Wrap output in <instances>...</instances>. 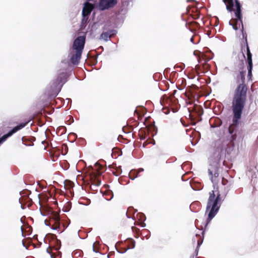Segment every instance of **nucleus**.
<instances>
[{
  "label": "nucleus",
  "instance_id": "obj_21",
  "mask_svg": "<svg viewBox=\"0 0 258 258\" xmlns=\"http://www.w3.org/2000/svg\"><path fill=\"white\" fill-rule=\"evenodd\" d=\"M88 19V16H83V19L82 20V24H86Z\"/></svg>",
  "mask_w": 258,
  "mask_h": 258
},
{
  "label": "nucleus",
  "instance_id": "obj_6",
  "mask_svg": "<svg viewBox=\"0 0 258 258\" xmlns=\"http://www.w3.org/2000/svg\"><path fill=\"white\" fill-rule=\"evenodd\" d=\"M86 41L85 36H78L74 41L72 50L83 52Z\"/></svg>",
  "mask_w": 258,
  "mask_h": 258
},
{
  "label": "nucleus",
  "instance_id": "obj_18",
  "mask_svg": "<svg viewBox=\"0 0 258 258\" xmlns=\"http://www.w3.org/2000/svg\"><path fill=\"white\" fill-rule=\"evenodd\" d=\"M66 74L61 73L58 76L55 82H54V86H56L57 85H59L60 83H63L65 82Z\"/></svg>",
  "mask_w": 258,
  "mask_h": 258
},
{
  "label": "nucleus",
  "instance_id": "obj_3",
  "mask_svg": "<svg viewBox=\"0 0 258 258\" xmlns=\"http://www.w3.org/2000/svg\"><path fill=\"white\" fill-rule=\"evenodd\" d=\"M221 200L219 191L212 190L209 192V197L206 207V212H209V213L205 225V228L208 223L218 213L221 206Z\"/></svg>",
  "mask_w": 258,
  "mask_h": 258
},
{
  "label": "nucleus",
  "instance_id": "obj_4",
  "mask_svg": "<svg viewBox=\"0 0 258 258\" xmlns=\"http://www.w3.org/2000/svg\"><path fill=\"white\" fill-rule=\"evenodd\" d=\"M245 103L232 101V110L233 113L232 123L228 128V132L231 135V141L236 139V129L239 124V120L241 118L242 112Z\"/></svg>",
  "mask_w": 258,
  "mask_h": 258
},
{
  "label": "nucleus",
  "instance_id": "obj_5",
  "mask_svg": "<svg viewBox=\"0 0 258 258\" xmlns=\"http://www.w3.org/2000/svg\"><path fill=\"white\" fill-rule=\"evenodd\" d=\"M118 3V0H99L96 4V8L100 11L108 10L113 8Z\"/></svg>",
  "mask_w": 258,
  "mask_h": 258
},
{
  "label": "nucleus",
  "instance_id": "obj_15",
  "mask_svg": "<svg viewBox=\"0 0 258 258\" xmlns=\"http://www.w3.org/2000/svg\"><path fill=\"white\" fill-rule=\"evenodd\" d=\"M241 46V54L244 53V52L246 51V54L248 53H250V48L247 42V38H245V40L244 41H242L240 43Z\"/></svg>",
  "mask_w": 258,
  "mask_h": 258
},
{
  "label": "nucleus",
  "instance_id": "obj_28",
  "mask_svg": "<svg viewBox=\"0 0 258 258\" xmlns=\"http://www.w3.org/2000/svg\"><path fill=\"white\" fill-rule=\"evenodd\" d=\"M137 224L138 225H140L142 227H144L145 226V224L143 223H138Z\"/></svg>",
  "mask_w": 258,
  "mask_h": 258
},
{
  "label": "nucleus",
  "instance_id": "obj_31",
  "mask_svg": "<svg viewBox=\"0 0 258 258\" xmlns=\"http://www.w3.org/2000/svg\"><path fill=\"white\" fill-rule=\"evenodd\" d=\"M207 61V60H205V62H204V64H205V65H206V66L207 65V64H206V61Z\"/></svg>",
  "mask_w": 258,
  "mask_h": 258
},
{
  "label": "nucleus",
  "instance_id": "obj_16",
  "mask_svg": "<svg viewBox=\"0 0 258 258\" xmlns=\"http://www.w3.org/2000/svg\"><path fill=\"white\" fill-rule=\"evenodd\" d=\"M35 140V138L31 137L28 138L23 137L22 139L23 143L27 146H33V141Z\"/></svg>",
  "mask_w": 258,
  "mask_h": 258
},
{
  "label": "nucleus",
  "instance_id": "obj_8",
  "mask_svg": "<svg viewBox=\"0 0 258 258\" xmlns=\"http://www.w3.org/2000/svg\"><path fill=\"white\" fill-rule=\"evenodd\" d=\"M28 122L29 121H27L24 123H21L19 125L15 126L8 133H7L6 135H4L3 137L0 138V144L5 142L9 137H11L13 134L16 133L18 131L24 127L28 124Z\"/></svg>",
  "mask_w": 258,
  "mask_h": 258
},
{
  "label": "nucleus",
  "instance_id": "obj_22",
  "mask_svg": "<svg viewBox=\"0 0 258 258\" xmlns=\"http://www.w3.org/2000/svg\"><path fill=\"white\" fill-rule=\"evenodd\" d=\"M228 180L226 179H225L224 178H222V183L223 185H226L228 183Z\"/></svg>",
  "mask_w": 258,
  "mask_h": 258
},
{
  "label": "nucleus",
  "instance_id": "obj_26",
  "mask_svg": "<svg viewBox=\"0 0 258 258\" xmlns=\"http://www.w3.org/2000/svg\"><path fill=\"white\" fill-rule=\"evenodd\" d=\"M89 2L93 3V4H98L97 3V0H88Z\"/></svg>",
  "mask_w": 258,
  "mask_h": 258
},
{
  "label": "nucleus",
  "instance_id": "obj_30",
  "mask_svg": "<svg viewBox=\"0 0 258 258\" xmlns=\"http://www.w3.org/2000/svg\"><path fill=\"white\" fill-rule=\"evenodd\" d=\"M190 41L192 42H194V37H191V39H190Z\"/></svg>",
  "mask_w": 258,
  "mask_h": 258
},
{
  "label": "nucleus",
  "instance_id": "obj_20",
  "mask_svg": "<svg viewBox=\"0 0 258 258\" xmlns=\"http://www.w3.org/2000/svg\"><path fill=\"white\" fill-rule=\"evenodd\" d=\"M139 136L141 140H144L146 138V136L144 130H140L139 131Z\"/></svg>",
  "mask_w": 258,
  "mask_h": 258
},
{
  "label": "nucleus",
  "instance_id": "obj_13",
  "mask_svg": "<svg viewBox=\"0 0 258 258\" xmlns=\"http://www.w3.org/2000/svg\"><path fill=\"white\" fill-rule=\"evenodd\" d=\"M246 61L247 63L248 75L247 77L250 79L252 76V70L253 68L252 54L251 53L246 54Z\"/></svg>",
  "mask_w": 258,
  "mask_h": 258
},
{
  "label": "nucleus",
  "instance_id": "obj_9",
  "mask_svg": "<svg viewBox=\"0 0 258 258\" xmlns=\"http://www.w3.org/2000/svg\"><path fill=\"white\" fill-rule=\"evenodd\" d=\"M135 246V240L132 238H128L124 242V246L121 247L118 251L120 253H124L128 249L134 248Z\"/></svg>",
  "mask_w": 258,
  "mask_h": 258
},
{
  "label": "nucleus",
  "instance_id": "obj_23",
  "mask_svg": "<svg viewBox=\"0 0 258 258\" xmlns=\"http://www.w3.org/2000/svg\"><path fill=\"white\" fill-rule=\"evenodd\" d=\"M132 230H133V232H138V231H139V229L137 228V227H136L133 226L132 227Z\"/></svg>",
  "mask_w": 258,
  "mask_h": 258
},
{
  "label": "nucleus",
  "instance_id": "obj_24",
  "mask_svg": "<svg viewBox=\"0 0 258 258\" xmlns=\"http://www.w3.org/2000/svg\"><path fill=\"white\" fill-rule=\"evenodd\" d=\"M150 143H151V142H148V141L147 140L143 143V146L144 147H145L148 144Z\"/></svg>",
  "mask_w": 258,
  "mask_h": 258
},
{
  "label": "nucleus",
  "instance_id": "obj_27",
  "mask_svg": "<svg viewBox=\"0 0 258 258\" xmlns=\"http://www.w3.org/2000/svg\"><path fill=\"white\" fill-rule=\"evenodd\" d=\"M199 111H201V112L203 111V109L201 107L199 108ZM202 113H203V112H202L201 113H200V112L199 113V114H202Z\"/></svg>",
  "mask_w": 258,
  "mask_h": 258
},
{
  "label": "nucleus",
  "instance_id": "obj_17",
  "mask_svg": "<svg viewBox=\"0 0 258 258\" xmlns=\"http://www.w3.org/2000/svg\"><path fill=\"white\" fill-rule=\"evenodd\" d=\"M160 102H161V104L163 106H170L171 104V99L169 97L166 96L165 95L163 96L161 98V99L160 100Z\"/></svg>",
  "mask_w": 258,
  "mask_h": 258
},
{
  "label": "nucleus",
  "instance_id": "obj_25",
  "mask_svg": "<svg viewBox=\"0 0 258 258\" xmlns=\"http://www.w3.org/2000/svg\"><path fill=\"white\" fill-rule=\"evenodd\" d=\"M62 226L63 227V228L62 229L63 230V231L64 230V229L67 227V226H68V224H67V222H63L62 223Z\"/></svg>",
  "mask_w": 258,
  "mask_h": 258
},
{
  "label": "nucleus",
  "instance_id": "obj_11",
  "mask_svg": "<svg viewBox=\"0 0 258 258\" xmlns=\"http://www.w3.org/2000/svg\"><path fill=\"white\" fill-rule=\"evenodd\" d=\"M95 8H96V4L85 3L82 11V16H89L92 11Z\"/></svg>",
  "mask_w": 258,
  "mask_h": 258
},
{
  "label": "nucleus",
  "instance_id": "obj_19",
  "mask_svg": "<svg viewBox=\"0 0 258 258\" xmlns=\"http://www.w3.org/2000/svg\"><path fill=\"white\" fill-rule=\"evenodd\" d=\"M208 172H209V175L211 176V179L212 181L213 182H215L216 180V178H217L218 177V176H219L218 172L217 171H216L214 172V175H213V172L210 169L208 170Z\"/></svg>",
  "mask_w": 258,
  "mask_h": 258
},
{
  "label": "nucleus",
  "instance_id": "obj_29",
  "mask_svg": "<svg viewBox=\"0 0 258 258\" xmlns=\"http://www.w3.org/2000/svg\"><path fill=\"white\" fill-rule=\"evenodd\" d=\"M101 183V181H99L98 180L97 181V185H99Z\"/></svg>",
  "mask_w": 258,
  "mask_h": 258
},
{
  "label": "nucleus",
  "instance_id": "obj_10",
  "mask_svg": "<svg viewBox=\"0 0 258 258\" xmlns=\"http://www.w3.org/2000/svg\"><path fill=\"white\" fill-rule=\"evenodd\" d=\"M51 222H53L52 225V228L53 229L58 230V231H60V232L63 231V230H61L59 216L57 213H55L53 215Z\"/></svg>",
  "mask_w": 258,
  "mask_h": 258
},
{
  "label": "nucleus",
  "instance_id": "obj_2",
  "mask_svg": "<svg viewBox=\"0 0 258 258\" xmlns=\"http://www.w3.org/2000/svg\"><path fill=\"white\" fill-rule=\"evenodd\" d=\"M223 2L226 6V8L229 12L234 11L235 18H232L229 21V24L231 25L233 28L237 30L242 27V34L243 40H245V38H247V34L245 32L243 31V26L242 21V14H241V6L238 0H235V10L233 9L234 3L233 0H223Z\"/></svg>",
  "mask_w": 258,
  "mask_h": 258
},
{
  "label": "nucleus",
  "instance_id": "obj_14",
  "mask_svg": "<svg viewBox=\"0 0 258 258\" xmlns=\"http://www.w3.org/2000/svg\"><path fill=\"white\" fill-rule=\"evenodd\" d=\"M116 33V31L115 30H111L107 32H103L100 36V39H103L104 40L107 41L112 37L115 35Z\"/></svg>",
  "mask_w": 258,
  "mask_h": 258
},
{
  "label": "nucleus",
  "instance_id": "obj_1",
  "mask_svg": "<svg viewBox=\"0 0 258 258\" xmlns=\"http://www.w3.org/2000/svg\"><path fill=\"white\" fill-rule=\"evenodd\" d=\"M236 75V81L239 85L234 92L232 98L233 102L245 103L247 98V87L245 84L246 70L245 69L234 70Z\"/></svg>",
  "mask_w": 258,
  "mask_h": 258
},
{
  "label": "nucleus",
  "instance_id": "obj_7",
  "mask_svg": "<svg viewBox=\"0 0 258 258\" xmlns=\"http://www.w3.org/2000/svg\"><path fill=\"white\" fill-rule=\"evenodd\" d=\"M245 59L244 53H239L234 59V70L245 69L244 60Z\"/></svg>",
  "mask_w": 258,
  "mask_h": 258
},
{
  "label": "nucleus",
  "instance_id": "obj_32",
  "mask_svg": "<svg viewBox=\"0 0 258 258\" xmlns=\"http://www.w3.org/2000/svg\"><path fill=\"white\" fill-rule=\"evenodd\" d=\"M198 245H200V241H198Z\"/></svg>",
  "mask_w": 258,
  "mask_h": 258
},
{
  "label": "nucleus",
  "instance_id": "obj_12",
  "mask_svg": "<svg viewBox=\"0 0 258 258\" xmlns=\"http://www.w3.org/2000/svg\"><path fill=\"white\" fill-rule=\"evenodd\" d=\"M71 53V57L70 58V61L73 64H78L80 62L82 52L72 50Z\"/></svg>",
  "mask_w": 258,
  "mask_h": 258
}]
</instances>
